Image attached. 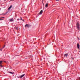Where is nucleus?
<instances>
[{
  "label": "nucleus",
  "mask_w": 80,
  "mask_h": 80,
  "mask_svg": "<svg viewBox=\"0 0 80 80\" xmlns=\"http://www.w3.org/2000/svg\"><path fill=\"white\" fill-rule=\"evenodd\" d=\"M31 26H32L31 25L28 24V28H29V27H31Z\"/></svg>",
  "instance_id": "9b49d317"
},
{
  "label": "nucleus",
  "mask_w": 80,
  "mask_h": 80,
  "mask_svg": "<svg viewBox=\"0 0 80 80\" xmlns=\"http://www.w3.org/2000/svg\"><path fill=\"white\" fill-rule=\"evenodd\" d=\"M28 24H26V25H25V28H26V27H28Z\"/></svg>",
  "instance_id": "1a4fd4ad"
},
{
  "label": "nucleus",
  "mask_w": 80,
  "mask_h": 80,
  "mask_svg": "<svg viewBox=\"0 0 80 80\" xmlns=\"http://www.w3.org/2000/svg\"><path fill=\"white\" fill-rule=\"evenodd\" d=\"M48 3H46V4L45 7H48Z\"/></svg>",
  "instance_id": "9d476101"
},
{
  "label": "nucleus",
  "mask_w": 80,
  "mask_h": 80,
  "mask_svg": "<svg viewBox=\"0 0 80 80\" xmlns=\"http://www.w3.org/2000/svg\"><path fill=\"white\" fill-rule=\"evenodd\" d=\"M59 1V0H57L56 1Z\"/></svg>",
  "instance_id": "aec40b11"
},
{
  "label": "nucleus",
  "mask_w": 80,
  "mask_h": 80,
  "mask_svg": "<svg viewBox=\"0 0 80 80\" xmlns=\"http://www.w3.org/2000/svg\"><path fill=\"white\" fill-rule=\"evenodd\" d=\"M0 51H2V49H0Z\"/></svg>",
  "instance_id": "dca6fc26"
},
{
  "label": "nucleus",
  "mask_w": 80,
  "mask_h": 80,
  "mask_svg": "<svg viewBox=\"0 0 80 80\" xmlns=\"http://www.w3.org/2000/svg\"><path fill=\"white\" fill-rule=\"evenodd\" d=\"M47 74H49V73H47Z\"/></svg>",
  "instance_id": "4be33fe9"
},
{
  "label": "nucleus",
  "mask_w": 80,
  "mask_h": 80,
  "mask_svg": "<svg viewBox=\"0 0 80 80\" xmlns=\"http://www.w3.org/2000/svg\"><path fill=\"white\" fill-rule=\"evenodd\" d=\"M76 27L78 30H80V24L78 22L77 23Z\"/></svg>",
  "instance_id": "f257e3e1"
},
{
  "label": "nucleus",
  "mask_w": 80,
  "mask_h": 80,
  "mask_svg": "<svg viewBox=\"0 0 80 80\" xmlns=\"http://www.w3.org/2000/svg\"><path fill=\"white\" fill-rule=\"evenodd\" d=\"M2 18H5V17H3Z\"/></svg>",
  "instance_id": "5701e85b"
},
{
  "label": "nucleus",
  "mask_w": 80,
  "mask_h": 80,
  "mask_svg": "<svg viewBox=\"0 0 80 80\" xmlns=\"http://www.w3.org/2000/svg\"><path fill=\"white\" fill-rule=\"evenodd\" d=\"M22 21H23V22H25V20H24L23 19V20L22 19Z\"/></svg>",
  "instance_id": "f3484780"
},
{
  "label": "nucleus",
  "mask_w": 80,
  "mask_h": 80,
  "mask_svg": "<svg viewBox=\"0 0 80 80\" xmlns=\"http://www.w3.org/2000/svg\"><path fill=\"white\" fill-rule=\"evenodd\" d=\"M20 20V19H17V20Z\"/></svg>",
  "instance_id": "6ab92c4d"
},
{
  "label": "nucleus",
  "mask_w": 80,
  "mask_h": 80,
  "mask_svg": "<svg viewBox=\"0 0 80 80\" xmlns=\"http://www.w3.org/2000/svg\"><path fill=\"white\" fill-rule=\"evenodd\" d=\"M9 73H11V74H14V72H9Z\"/></svg>",
  "instance_id": "6e6552de"
},
{
  "label": "nucleus",
  "mask_w": 80,
  "mask_h": 80,
  "mask_svg": "<svg viewBox=\"0 0 80 80\" xmlns=\"http://www.w3.org/2000/svg\"><path fill=\"white\" fill-rule=\"evenodd\" d=\"M25 74H23L22 75H21V76H20V78H22V77H24V76H25Z\"/></svg>",
  "instance_id": "39448f33"
},
{
  "label": "nucleus",
  "mask_w": 80,
  "mask_h": 80,
  "mask_svg": "<svg viewBox=\"0 0 80 80\" xmlns=\"http://www.w3.org/2000/svg\"><path fill=\"white\" fill-rule=\"evenodd\" d=\"M2 62H3V61H0V67H3V66H2V63H3Z\"/></svg>",
  "instance_id": "f03ea898"
},
{
  "label": "nucleus",
  "mask_w": 80,
  "mask_h": 80,
  "mask_svg": "<svg viewBox=\"0 0 80 80\" xmlns=\"http://www.w3.org/2000/svg\"><path fill=\"white\" fill-rule=\"evenodd\" d=\"M16 30H18V27L16 28Z\"/></svg>",
  "instance_id": "ddd939ff"
},
{
  "label": "nucleus",
  "mask_w": 80,
  "mask_h": 80,
  "mask_svg": "<svg viewBox=\"0 0 80 80\" xmlns=\"http://www.w3.org/2000/svg\"><path fill=\"white\" fill-rule=\"evenodd\" d=\"M21 20H23V19H22V17H21Z\"/></svg>",
  "instance_id": "2eb2a0df"
},
{
  "label": "nucleus",
  "mask_w": 80,
  "mask_h": 80,
  "mask_svg": "<svg viewBox=\"0 0 80 80\" xmlns=\"http://www.w3.org/2000/svg\"><path fill=\"white\" fill-rule=\"evenodd\" d=\"M64 57H65V56H66V57H67V56H68V54H67V53L65 54L64 55Z\"/></svg>",
  "instance_id": "f8f14e48"
},
{
  "label": "nucleus",
  "mask_w": 80,
  "mask_h": 80,
  "mask_svg": "<svg viewBox=\"0 0 80 80\" xmlns=\"http://www.w3.org/2000/svg\"><path fill=\"white\" fill-rule=\"evenodd\" d=\"M62 47H63V45H62Z\"/></svg>",
  "instance_id": "b1692460"
},
{
  "label": "nucleus",
  "mask_w": 80,
  "mask_h": 80,
  "mask_svg": "<svg viewBox=\"0 0 80 80\" xmlns=\"http://www.w3.org/2000/svg\"><path fill=\"white\" fill-rule=\"evenodd\" d=\"M13 18H12V19H10V22H13Z\"/></svg>",
  "instance_id": "0eeeda50"
},
{
  "label": "nucleus",
  "mask_w": 80,
  "mask_h": 80,
  "mask_svg": "<svg viewBox=\"0 0 80 80\" xmlns=\"http://www.w3.org/2000/svg\"><path fill=\"white\" fill-rule=\"evenodd\" d=\"M12 5H11L8 8V10H10V9L12 8Z\"/></svg>",
  "instance_id": "7ed1b4c3"
},
{
  "label": "nucleus",
  "mask_w": 80,
  "mask_h": 80,
  "mask_svg": "<svg viewBox=\"0 0 80 80\" xmlns=\"http://www.w3.org/2000/svg\"><path fill=\"white\" fill-rule=\"evenodd\" d=\"M77 47L78 48H80V45L79 44V43L77 44Z\"/></svg>",
  "instance_id": "423d86ee"
},
{
  "label": "nucleus",
  "mask_w": 80,
  "mask_h": 80,
  "mask_svg": "<svg viewBox=\"0 0 80 80\" xmlns=\"http://www.w3.org/2000/svg\"><path fill=\"white\" fill-rule=\"evenodd\" d=\"M5 47V45H4V47H3V48H4Z\"/></svg>",
  "instance_id": "a211bd4d"
},
{
  "label": "nucleus",
  "mask_w": 80,
  "mask_h": 80,
  "mask_svg": "<svg viewBox=\"0 0 80 80\" xmlns=\"http://www.w3.org/2000/svg\"><path fill=\"white\" fill-rule=\"evenodd\" d=\"M79 80H80V77H79Z\"/></svg>",
  "instance_id": "412c9836"
},
{
  "label": "nucleus",
  "mask_w": 80,
  "mask_h": 80,
  "mask_svg": "<svg viewBox=\"0 0 80 80\" xmlns=\"http://www.w3.org/2000/svg\"><path fill=\"white\" fill-rule=\"evenodd\" d=\"M71 58H72V60H73L74 58H72V57Z\"/></svg>",
  "instance_id": "4468645a"
},
{
  "label": "nucleus",
  "mask_w": 80,
  "mask_h": 80,
  "mask_svg": "<svg viewBox=\"0 0 80 80\" xmlns=\"http://www.w3.org/2000/svg\"><path fill=\"white\" fill-rule=\"evenodd\" d=\"M42 13H43V10H41L39 14H40V15H42Z\"/></svg>",
  "instance_id": "20e7f679"
}]
</instances>
